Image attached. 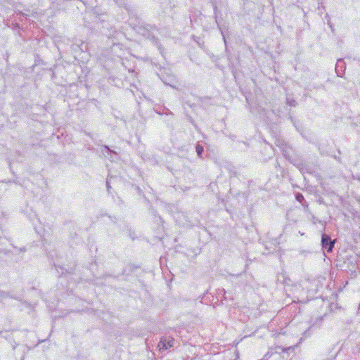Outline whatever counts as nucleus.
<instances>
[{
  "label": "nucleus",
  "mask_w": 360,
  "mask_h": 360,
  "mask_svg": "<svg viewBox=\"0 0 360 360\" xmlns=\"http://www.w3.org/2000/svg\"><path fill=\"white\" fill-rule=\"evenodd\" d=\"M335 240H330V238L329 236L326 234H323L321 237V243L323 248L327 249L328 252H332L333 248L334 247V243Z\"/></svg>",
  "instance_id": "2"
},
{
  "label": "nucleus",
  "mask_w": 360,
  "mask_h": 360,
  "mask_svg": "<svg viewBox=\"0 0 360 360\" xmlns=\"http://www.w3.org/2000/svg\"><path fill=\"white\" fill-rule=\"evenodd\" d=\"M174 343V339L173 338H162L160 340L158 347L160 350H166L173 347Z\"/></svg>",
  "instance_id": "1"
},
{
  "label": "nucleus",
  "mask_w": 360,
  "mask_h": 360,
  "mask_svg": "<svg viewBox=\"0 0 360 360\" xmlns=\"http://www.w3.org/2000/svg\"><path fill=\"white\" fill-rule=\"evenodd\" d=\"M196 150H197L198 155H200L202 154V151H203L202 146H201L200 145L197 146H196Z\"/></svg>",
  "instance_id": "3"
}]
</instances>
